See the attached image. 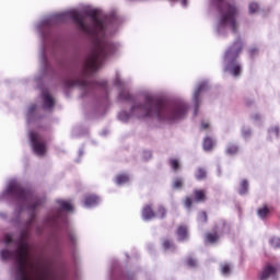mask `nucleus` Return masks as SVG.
<instances>
[{
    "label": "nucleus",
    "instance_id": "obj_1",
    "mask_svg": "<svg viewBox=\"0 0 280 280\" xmlns=\"http://www.w3.org/2000/svg\"><path fill=\"white\" fill-rule=\"evenodd\" d=\"M0 200H7L15 205V210L22 213L27 211L30 215L26 222V231H22L18 240L11 234L4 235L5 248L0 252L2 261H14L15 280H62L56 275L58 269L54 265L39 266L34 264L32 247L27 242L30 229L34 224L36 207L43 205V199L37 198L30 189L23 188L19 182H8L7 188L0 196Z\"/></svg>",
    "mask_w": 280,
    "mask_h": 280
},
{
    "label": "nucleus",
    "instance_id": "obj_2",
    "mask_svg": "<svg viewBox=\"0 0 280 280\" xmlns=\"http://www.w3.org/2000/svg\"><path fill=\"white\" fill-rule=\"evenodd\" d=\"M73 21L83 34H89L94 39V49L85 62V70L89 73H95L100 67H102L107 56H113L119 51L121 45L110 43L105 39L106 23L100 20V10L92 8H84L82 11L72 9L61 13L52 14L44 18L37 25L36 30L45 43L49 38V28L51 25H58L59 23H67V21Z\"/></svg>",
    "mask_w": 280,
    "mask_h": 280
},
{
    "label": "nucleus",
    "instance_id": "obj_3",
    "mask_svg": "<svg viewBox=\"0 0 280 280\" xmlns=\"http://www.w3.org/2000/svg\"><path fill=\"white\" fill-rule=\"evenodd\" d=\"M119 89V100L122 102H132L130 113L122 110L118 113L120 121H130V119H155L161 124H173L184 119L189 107L184 101L176 102L173 105L165 106L163 101L156 98L154 95L148 93L139 98H133L130 92L124 89L121 78L117 75L115 81Z\"/></svg>",
    "mask_w": 280,
    "mask_h": 280
},
{
    "label": "nucleus",
    "instance_id": "obj_4",
    "mask_svg": "<svg viewBox=\"0 0 280 280\" xmlns=\"http://www.w3.org/2000/svg\"><path fill=\"white\" fill-rule=\"evenodd\" d=\"M242 52V39H237L224 55V71L237 78L242 73V66L237 62V57Z\"/></svg>",
    "mask_w": 280,
    "mask_h": 280
},
{
    "label": "nucleus",
    "instance_id": "obj_5",
    "mask_svg": "<svg viewBox=\"0 0 280 280\" xmlns=\"http://www.w3.org/2000/svg\"><path fill=\"white\" fill-rule=\"evenodd\" d=\"M57 202L60 209L56 214H52L47 219L46 224L51 225V224H60V222H66L65 211H73V206L71 205V202L65 201V200H57Z\"/></svg>",
    "mask_w": 280,
    "mask_h": 280
},
{
    "label": "nucleus",
    "instance_id": "obj_6",
    "mask_svg": "<svg viewBox=\"0 0 280 280\" xmlns=\"http://www.w3.org/2000/svg\"><path fill=\"white\" fill-rule=\"evenodd\" d=\"M30 141L33 151L37 156H44L45 152H47V145L45 144V139L43 136L38 135L37 132L31 131L28 132Z\"/></svg>",
    "mask_w": 280,
    "mask_h": 280
},
{
    "label": "nucleus",
    "instance_id": "obj_7",
    "mask_svg": "<svg viewBox=\"0 0 280 280\" xmlns=\"http://www.w3.org/2000/svg\"><path fill=\"white\" fill-rule=\"evenodd\" d=\"M68 85L81 86V89H83V91H91V89H95V86H102V89L104 91H106V81L105 80L91 82L86 79H81V80H74L71 83H69Z\"/></svg>",
    "mask_w": 280,
    "mask_h": 280
},
{
    "label": "nucleus",
    "instance_id": "obj_8",
    "mask_svg": "<svg viewBox=\"0 0 280 280\" xmlns=\"http://www.w3.org/2000/svg\"><path fill=\"white\" fill-rule=\"evenodd\" d=\"M208 89H209V83L207 81H203L196 86L195 92L192 94V104L195 107V115H198V108L200 106V94L205 93V91H207Z\"/></svg>",
    "mask_w": 280,
    "mask_h": 280
},
{
    "label": "nucleus",
    "instance_id": "obj_9",
    "mask_svg": "<svg viewBox=\"0 0 280 280\" xmlns=\"http://www.w3.org/2000/svg\"><path fill=\"white\" fill-rule=\"evenodd\" d=\"M280 275V265L278 266H272V265H267L262 272L260 273V280H266L268 278L277 279Z\"/></svg>",
    "mask_w": 280,
    "mask_h": 280
},
{
    "label": "nucleus",
    "instance_id": "obj_10",
    "mask_svg": "<svg viewBox=\"0 0 280 280\" xmlns=\"http://www.w3.org/2000/svg\"><path fill=\"white\" fill-rule=\"evenodd\" d=\"M42 100H43V106L45 110H51L54 108V97L49 95V92L47 90H44L42 92Z\"/></svg>",
    "mask_w": 280,
    "mask_h": 280
},
{
    "label": "nucleus",
    "instance_id": "obj_11",
    "mask_svg": "<svg viewBox=\"0 0 280 280\" xmlns=\"http://www.w3.org/2000/svg\"><path fill=\"white\" fill-rule=\"evenodd\" d=\"M100 202H101L100 197L95 195H89V196H85L84 198V207H86V209H93V207H97Z\"/></svg>",
    "mask_w": 280,
    "mask_h": 280
},
{
    "label": "nucleus",
    "instance_id": "obj_12",
    "mask_svg": "<svg viewBox=\"0 0 280 280\" xmlns=\"http://www.w3.org/2000/svg\"><path fill=\"white\" fill-rule=\"evenodd\" d=\"M153 218H155L154 210L150 206H144L142 209V220L150 222Z\"/></svg>",
    "mask_w": 280,
    "mask_h": 280
},
{
    "label": "nucleus",
    "instance_id": "obj_13",
    "mask_svg": "<svg viewBox=\"0 0 280 280\" xmlns=\"http://www.w3.org/2000/svg\"><path fill=\"white\" fill-rule=\"evenodd\" d=\"M36 108H37L36 105H31L28 107V110H27V114H26L28 124H32V121H34L36 119Z\"/></svg>",
    "mask_w": 280,
    "mask_h": 280
},
{
    "label": "nucleus",
    "instance_id": "obj_14",
    "mask_svg": "<svg viewBox=\"0 0 280 280\" xmlns=\"http://www.w3.org/2000/svg\"><path fill=\"white\" fill-rule=\"evenodd\" d=\"M189 237V234L187 233V228L185 226H179L177 229V238L179 242H185Z\"/></svg>",
    "mask_w": 280,
    "mask_h": 280
},
{
    "label": "nucleus",
    "instance_id": "obj_15",
    "mask_svg": "<svg viewBox=\"0 0 280 280\" xmlns=\"http://www.w3.org/2000/svg\"><path fill=\"white\" fill-rule=\"evenodd\" d=\"M213 145H215V141L211 138H205L203 139V150L205 152H210V150L213 149Z\"/></svg>",
    "mask_w": 280,
    "mask_h": 280
},
{
    "label": "nucleus",
    "instance_id": "obj_16",
    "mask_svg": "<svg viewBox=\"0 0 280 280\" xmlns=\"http://www.w3.org/2000/svg\"><path fill=\"white\" fill-rule=\"evenodd\" d=\"M39 61L44 69H47V55L45 54V44L42 46V50L39 52Z\"/></svg>",
    "mask_w": 280,
    "mask_h": 280
},
{
    "label": "nucleus",
    "instance_id": "obj_17",
    "mask_svg": "<svg viewBox=\"0 0 280 280\" xmlns=\"http://www.w3.org/2000/svg\"><path fill=\"white\" fill-rule=\"evenodd\" d=\"M128 180H130V177L126 174H120L116 176V185H126V183H128Z\"/></svg>",
    "mask_w": 280,
    "mask_h": 280
},
{
    "label": "nucleus",
    "instance_id": "obj_18",
    "mask_svg": "<svg viewBox=\"0 0 280 280\" xmlns=\"http://www.w3.org/2000/svg\"><path fill=\"white\" fill-rule=\"evenodd\" d=\"M218 233H214V234H211V233H208L206 234V238H205V242L206 244H215V242H218Z\"/></svg>",
    "mask_w": 280,
    "mask_h": 280
},
{
    "label": "nucleus",
    "instance_id": "obj_19",
    "mask_svg": "<svg viewBox=\"0 0 280 280\" xmlns=\"http://www.w3.org/2000/svg\"><path fill=\"white\" fill-rule=\"evenodd\" d=\"M221 275L223 277H229V275H231V264L229 262L221 264Z\"/></svg>",
    "mask_w": 280,
    "mask_h": 280
},
{
    "label": "nucleus",
    "instance_id": "obj_20",
    "mask_svg": "<svg viewBox=\"0 0 280 280\" xmlns=\"http://www.w3.org/2000/svg\"><path fill=\"white\" fill-rule=\"evenodd\" d=\"M248 191V182L246 179L241 182V188L238 189V194L244 196Z\"/></svg>",
    "mask_w": 280,
    "mask_h": 280
},
{
    "label": "nucleus",
    "instance_id": "obj_21",
    "mask_svg": "<svg viewBox=\"0 0 280 280\" xmlns=\"http://www.w3.org/2000/svg\"><path fill=\"white\" fill-rule=\"evenodd\" d=\"M207 177V171H205V168H198L197 173H196V178L198 180H202V178Z\"/></svg>",
    "mask_w": 280,
    "mask_h": 280
},
{
    "label": "nucleus",
    "instance_id": "obj_22",
    "mask_svg": "<svg viewBox=\"0 0 280 280\" xmlns=\"http://www.w3.org/2000/svg\"><path fill=\"white\" fill-rule=\"evenodd\" d=\"M166 213L167 211L165 210V208L163 206H160L158 212L155 213V218L163 219L165 218Z\"/></svg>",
    "mask_w": 280,
    "mask_h": 280
},
{
    "label": "nucleus",
    "instance_id": "obj_23",
    "mask_svg": "<svg viewBox=\"0 0 280 280\" xmlns=\"http://www.w3.org/2000/svg\"><path fill=\"white\" fill-rule=\"evenodd\" d=\"M195 200L200 202V200H205V191L202 190H195Z\"/></svg>",
    "mask_w": 280,
    "mask_h": 280
},
{
    "label": "nucleus",
    "instance_id": "obj_24",
    "mask_svg": "<svg viewBox=\"0 0 280 280\" xmlns=\"http://www.w3.org/2000/svg\"><path fill=\"white\" fill-rule=\"evenodd\" d=\"M248 10H249V14H255V12L259 10V4H257L256 2H252L248 5Z\"/></svg>",
    "mask_w": 280,
    "mask_h": 280
},
{
    "label": "nucleus",
    "instance_id": "obj_25",
    "mask_svg": "<svg viewBox=\"0 0 280 280\" xmlns=\"http://www.w3.org/2000/svg\"><path fill=\"white\" fill-rule=\"evenodd\" d=\"M269 243L273 248H279L280 247V238L279 237H271Z\"/></svg>",
    "mask_w": 280,
    "mask_h": 280
},
{
    "label": "nucleus",
    "instance_id": "obj_26",
    "mask_svg": "<svg viewBox=\"0 0 280 280\" xmlns=\"http://www.w3.org/2000/svg\"><path fill=\"white\" fill-rule=\"evenodd\" d=\"M163 247H164V249L165 250H174V244H172V242H170V241H164L163 242Z\"/></svg>",
    "mask_w": 280,
    "mask_h": 280
},
{
    "label": "nucleus",
    "instance_id": "obj_27",
    "mask_svg": "<svg viewBox=\"0 0 280 280\" xmlns=\"http://www.w3.org/2000/svg\"><path fill=\"white\" fill-rule=\"evenodd\" d=\"M170 165H171L172 170L176 171V170H178L180 164H179L178 160L172 159L170 161Z\"/></svg>",
    "mask_w": 280,
    "mask_h": 280
},
{
    "label": "nucleus",
    "instance_id": "obj_28",
    "mask_svg": "<svg viewBox=\"0 0 280 280\" xmlns=\"http://www.w3.org/2000/svg\"><path fill=\"white\" fill-rule=\"evenodd\" d=\"M268 213H270V210H268L267 207H264V208L258 210L259 218H264L265 215H268Z\"/></svg>",
    "mask_w": 280,
    "mask_h": 280
},
{
    "label": "nucleus",
    "instance_id": "obj_29",
    "mask_svg": "<svg viewBox=\"0 0 280 280\" xmlns=\"http://www.w3.org/2000/svg\"><path fill=\"white\" fill-rule=\"evenodd\" d=\"M173 187L174 189H180V187H183V180L180 178L174 179Z\"/></svg>",
    "mask_w": 280,
    "mask_h": 280
},
{
    "label": "nucleus",
    "instance_id": "obj_30",
    "mask_svg": "<svg viewBox=\"0 0 280 280\" xmlns=\"http://www.w3.org/2000/svg\"><path fill=\"white\" fill-rule=\"evenodd\" d=\"M228 154H236L237 147L236 145H229L226 149Z\"/></svg>",
    "mask_w": 280,
    "mask_h": 280
},
{
    "label": "nucleus",
    "instance_id": "obj_31",
    "mask_svg": "<svg viewBox=\"0 0 280 280\" xmlns=\"http://www.w3.org/2000/svg\"><path fill=\"white\" fill-rule=\"evenodd\" d=\"M270 137H279V128L275 127L273 129L269 130Z\"/></svg>",
    "mask_w": 280,
    "mask_h": 280
},
{
    "label": "nucleus",
    "instance_id": "obj_32",
    "mask_svg": "<svg viewBox=\"0 0 280 280\" xmlns=\"http://www.w3.org/2000/svg\"><path fill=\"white\" fill-rule=\"evenodd\" d=\"M198 222H207V212H200L199 213Z\"/></svg>",
    "mask_w": 280,
    "mask_h": 280
},
{
    "label": "nucleus",
    "instance_id": "obj_33",
    "mask_svg": "<svg viewBox=\"0 0 280 280\" xmlns=\"http://www.w3.org/2000/svg\"><path fill=\"white\" fill-rule=\"evenodd\" d=\"M187 264H188V266L190 267V268H196V266H197V261H196V259H194V258H188L187 259Z\"/></svg>",
    "mask_w": 280,
    "mask_h": 280
},
{
    "label": "nucleus",
    "instance_id": "obj_34",
    "mask_svg": "<svg viewBox=\"0 0 280 280\" xmlns=\"http://www.w3.org/2000/svg\"><path fill=\"white\" fill-rule=\"evenodd\" d=\"M242 135L245 139H248L250 137V129H242Z\"/></svg>",
    "mask_w": 280,
    "mask_h": 280
},
{
    "label": "nucleus",
    "instance_id": "obj_35",
    "mask_svg": "<svg viewBox=\"0 0 280 280\" xmlns=\"http://www.w3.org/2000/svg\"><path fill=\"white\" fill-rule=\"evenodd\" d=\"M184 205H185L186 209L191 208V198L187 197V198L184 200Z\"/></svg>",
    "mask_w": 280,
    "mask_h": 280
},
{
    "label": "nucleus",
    "instance_id": "obj_36",
    "mask_svg": "<svg viewBox=\"0 0 280 280\" xmlns=\"http://www.w3.org/2000/svg\"><path fill=\"white\" fill-rule=\"evenodd\" d=\"M252 119L254 121H259V119H261V116L259 114H255L254 116H252Z\"/></svg>",
    "mask_w": 280,
    "mask_h": 280
},
{
    "label": "nucleus",
    "instance_id": "obj_37",
    "mask_svg": "<svg viewBox=\"0 0 280 280\" xmlns=\"http://www.w3.org/2000/svg\"><path fill=\"white\" fill-rule=\"evenodd\" d=\"M69 240L70 242H75V234H73L72 232L69 233Z\"/></svg>",
    "mask_w": 280,
    "mask_h": 280
},
{
    "label": "nucleus",
    "instance_id": "obj_38",
    "mask_svg": "<svg viewBox=\"0 0 280 280\" xmlns=\"http://www.w3.org/2000/svg\"><path fill=\"white\" fill-rule=\"evenodd\" d=\"M207 128H209V124L202 122V124H201V129H202V130H207Z\"/></svg>",
    "mask_w": 280,
    "mask_h": 280
},
{
    "label": "nucleus",
    "instance_id": "obj_39",
    "mask_svg": "<svg viewBox=\"0 0 280 280\" xmlns=\"http://www.w3.org/2000/svg\"><path fill=\"white\" fill-rule=\"evenodd\" d=\"M249 54H250V56H254V54H257V49L252 48V49L249 50Z\"/></svg>",
    "mask_w": 280,
    "mask_h": 280
},
{
    "label": "nucleus",
    "instance_id": "obj_40",
    "mask_svg": "<svg viewBox=\"0 0 280 280\" xmlns=\"http://www.w3.org/2000/svg\"><path fill=\"white\" fill-rule=\"evenodd\" d=\"M144 156H149V159H150V156H152V153L145 152V153H144Z\"/></svg>",
    "mask_w": 280,
    "mask_h": 280
},
{
    "label": "nucleus",
    "instance_id": "obj_41",
    "mask_svg": "<svg viewBox=\"0 0 280 280\" xmlns=\"http://www.w3.org/2000/svg\"><path fill=\"white\" fill-rule=\"evenodd\" d=\"M0 218H5V214L4 213H0Z\"/></svg>",
    "mask_w": 280,
    "mask_h": 280
},
{
    "label": "nucleus",
    "instance_id": "obj_42",
    "mask_svg": "<svg viewBox=\"0 0 280 280\" xmlns=\"http://www.w3.org/2000/svg\"><path fill=\"white\" fill-rule=\"evenodd\" d=\"M82 153H83V151H82V150H80V151H79V154H82Z\"/></svg>",
    "mask_w": 280,
    "mask_h": 280
}]
</instances>
